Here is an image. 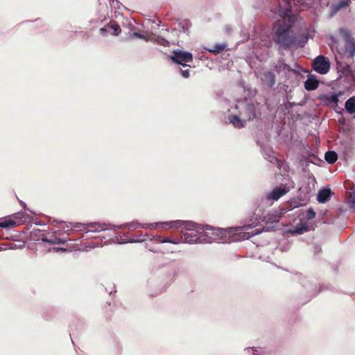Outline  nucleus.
I'll return each mask as SVG.
<instances>
[{
	"instance_id": "obj_1",
	"label": "nucleus",
	"mask_w": 355,
	"mask_h": 355,
	"mask_svg": "<svg viewBox=\"0 0 355 355\" xmlns=\"http://www.w3.org/2000/svg\"><path fill=\"white\" fill-rule=\"evenodd\" d=\"M279 15L282 19L275 24L272 40L280 47L288 49L297 42L296 33L293 30L297 17L288 11H281Z\"/></svg>"
},
{
	"instance_id": "obj_2",
	"label": "nucleus",
	"mask_w": 355,
	"mask_h": 355,
	"mask_svg": "<svg viewBox=\"0 0 355 355\" xmlns=\"http://www.w3.org/2000/svg\"><path fill=\"white\" fill-rule=\"evenodd\" d=\"M339 33L345 40V48L339 49L338 42L336 40H333L334 43L336 45L338 53L343 57L352 59L355 55L354 39L351 35L350 32L345 28H340Z\"/></svg>"
},
{
	"instance_id": "obj_3",
	"label": "nucleus",
	"mask_w": 355,
	"mask_h": 355,
	"mask_svg": "<svg viewBox=\"0 0 355 355\" xmlns=\"http://www.w3.org/2000/svg\"><path fill=\"white\" fill-rule=\"evenodd\" d=\"M185 232H183L184 241L186 243H196L199 240L197 233H200L204 229L196 223L190 222L185 224Z\"/></svg>"
},
{
	"instance_id": "obj_4",
	"label": "nucleus",
	"mask_w": 355,
	"mask_h": 355,
	"mask_svg": "<svg viewBox=\"0 0 355 355\" xmlns=\"http://www.w3.org/2000/svg\"><path fill=\"white\" fill-rule=\"evenodd\" d=\"M15 220L9 218H3L0 221V227L8 229L15 227L20 223H24L28 220V216L26 214L18 213L14 215Z\"/></svg>"
},
{
	"instance_id": "obj_5",
	"label": "nucleus",
	"mask_w": 355,
	"mask_h": 355,
	"mask_svg": "<svg viewBox=\"0 0 355 355\" xmlns=\"http://www.w3.org/2000/svg\"><path fill=\"white\" fill-rule=\"evenodd\" d=\"M313 69L320 74H325L330 69V63L324 55H319L313 62Z\"/></svg>"
},
{
	"instance_id": "obj_6",
	"label": "nucleus",
	"mask_w": 355,
	"mask_h": 355,
	"mask_svg": "<svg viewBox=\"0 0 355 355\" xmlns=\"http://www.w3.org/2000/svg\"><path fill=\"white\" fill-rule=\"evenodd\" d=\"M72 228H75L78 230H87V232H99L101 230H105L103 227V225H101L100 223H90L88 225H85L82 223H75L71 226V228L70 229V231H72ZM69 230L67 229L65 232H67L68 234Z\"/></svg>"
},
{
	"instance_id": "obj_7",
	"label": "nucleus",
	"mask_w": 355,
	"mask_h": 355,
	"mask_svg": "<svg viewBox=\"0 0 355 355\" xmlns=\"http://www.w3.org/2000/svg\"><path fill=\"white\" fill-rule=\"evenodd\" d=\"M173 62L185 67L187 64L183 62H189L193 60V55L189 52L177 51H174V55L171 57Z\"/></svg>"
},
{
	"instance_id": "obj_8",
	"label": "nucleus",
	"mask_w": 355,
	"mask_h": 355,
	"mask_svg": "<svg viewBox=\"0 0 355 355\" xmlns=\"http://www.w3.org/2000/svg\"><path fill=\"white\" fill-rule=\"evenodd\" d=\"M121 27L116 21H111L104 27L100 28V33L102 35H105V33H107L112 35L117 36L121 33Z\"/></svg>"
},
{
	"instance_id": "obj_9",
	"label": "nucleus",
	"mask_w": 355,
	"mask_h": 355,
	"mask_svg": "<svg viewBox=\"0 0 355 355\" xmlns=\"http://www.w3.org/2000/svg\"><path fill=\"white\" fill-rule=\"evenodd\" d=\"M262 83L268 87H272L275 84V76L272 71H266L261 74Z\"/></svg>"
},
{
	"instance_id": "obj_10",
	"label": "nucleus",
	"mask_w": 355,
	"mask_h": 355,
	"mask_svg": "<svg viewBox=\"0 0 355 355\" xmlns=\"http://www.w3.org/2000/svg\"><path fill=\"white\" fill-rule=\"evenodd\" d=\"M337 68L345 76H351L354 80H355V70L352 69L351 65L338 62Z\"/></svg>"
},
{
	"instance_id": "obj_11",
	"label": "nucleus",
	"mask_w": 355,
	"mask_h": 355,
	"mask_svg": "<svg viewBox=\"0 0 355 355\" xmlns=\"http://www.w3.org/2000/svg\"><path fill=\"white\" fill-rule=\"evenodd\" d=\"M319 81L316 79L315 76L312 74L308 76L307 80L304 82V88L307 91H313L318 87Z\"/></svg>"
},
{
	"instance_id": "obj_12",
	"label": "nucleus",
	"mask_w": 355,
	"mask_h": 355,
	"mask_svg": "<svg viewBox=\"0 0 355 355\" xmlns=\"http://www.w3.org/2000/svg\"><path fill=\"white\" fill-rule=\"evenodd\" d=\"M288 191V190L286 188H275L267 195V198L268 200H277Z\"/></svg>"
},
{
	"instance_id": "obj_13",
	"label": "nucleus",
	"mask_w": 355,
	"mask_h": 355,
	"mask_svg": "<svg viewBox=\"0 0 355 355\" xmlns=\"http://www.w3.org/2000/svg\"><path fill=\"white\" fill-rule=\"evenodd\" d=\"M282 217V214L277 211H272L268 214L267 216H264V220L266 224H277L279 221V218Z\"/></svg>"
},
{
	"instance_id": "obj_14",
	"label": "nucleus",
	"mask_w": 355,
	"mask_h": 355,
	"mask_svg": "<svg viewBox=\"0 0 355 355\" xmlns=\"http://www.w3.org/2000/svg\"><path fill=\"white\" fill-rule=\"evenodd\" d=\"M282 1L285 4V9L282 11H288V13L293 14L291 11V8L293 6H301L304 3V0H282ZM282 10H279V12Z\"/></svg>"
},
{
	"instance_id": "obj_15",
	"label": "nucleus",
	"mask_w": 355,
	"mask_h": 355,
	"mask_svg": "<svg viewBox=\"0 0 355 355\" xmlns=\"http://www.w3.org/2000/svg\"><path fill=\"white\" fill-rule=\"evenodd\" d=\"M333 194L330 189H322L319 191L317 200L320 203L327 202Z\"/></svg>"
},
{
	"instance_id": "obj_16",
	"label": "nucleus",
	"mask_w": 355,
	"mask_h": 355,
	"mask_svg": "<svg viewBox=\"0 0 355 355\" xmlns=\"http://www.w3.org/2000/svg\"><path fill=\"white\" fill-rule=\"evenodd\" d=\"M31 237L33 240L38 241L37 244L42 245L43 242H44V232L43 230H40L39 229H33L31 231Z\"/></svg>"
},
{
	"instance_id": "obj_17",
	"label": "nucleus",
	"mask_w": 355,
	"mask_h": 355,
	"mask_svg": "<svg viewBox=\"0 0 355 355\" xmlns=\"http://www.w3.org/2000/svg\"><path fill=\"white\" fill-rule=\"evenodd\" d=\"M230 122L236 128H243L246 120H241L238 116L232 115L229 117Z\"/></svg>"
},
{
	"instance_id": "obj_18",
	"label": "nucleus",
	"mask_w": 355,
	"mask_h": 355,
	"mask_svg": "<svg viewBox=\"0 0 355 355\" xmlns=\"http://www.w3.org/2000/svg\"><path fill=\"white\" fill-rule=\"evenodd\" d=\"M345 109L349 114L355 113V96L349 98L345 102Z\"/></svg>"
},
{
	"instance_id": "obj_19",
	"label": "nucleus",
	"mask_w": 355,
	"mask_h": 355,
	"mask_svg": "<svg viewBox=\"0 0 355 355\" xmlns=\"http://www.w3.org/2000/svg\"><path fill=\"white\" fill-rule=\"evenodd\" d=\"M324 158L329 164H334L337 161L338 155L336 152L329 150L325 153Z\"/></svg>"
},
{
	"instance_id": "obj_20",
	"label": "nucleus",
	"mask_w": 355,
	"mask_h": 355,
	"mask_svg": "<svg viewBox=\"0 0 355 355\" xmlns=\"http://www.w3.org/2000/svg\"><path fill=\"white\" fill-rule=\"evenodd\" d=\"M184 223L181 220L171 221V222H166L163 223H157L155 226L162 225L166 226L168 228H178L182 226Z\"/></svg>"
},
{
	"instance_id": "obj_21",
	"label": "nucleus",
	"mask_w": 355,
	"mask_h": 355,
	"mask_svg": "<svg viewBox=\"0 0 355 355\" xmlns=\"http://www.w3.org/2000/svg\"><path fill=\"white\" fill-rule=\"evenodd\" d=\"M225 44H216L213 46L212 49H208V51L215 54H218L222 52L225 49Z\"/></svg>"
},
{
	"instance_id": "obj_22",
	"label": "nucleus",
	"mask_w": 355,
	"mask_h": 355,
	"mask_svg": "<svg viewBox=\"0 0 355 355\" xmlns=\"http://www.w3.org/2000/svg\"><path fill=\"white\" fill-rule=\"evenodd\" d=\"M316 216V214L315 212L314 211V210L312 209V208H309L307 211H306V218L308 220H312Z\"/></svg>"
},
{
	"instance_id": "obj_23",
	"label": "nucleus",
	"mask_w": 355,
	"mask_h": 355,
	"mask_svg": "<svg viewBox=\"0 0 355 355\" xmlns=\"http://www.w3.org/2000/svg\"><path fill=\"white\" fill-rule=\"evenodd\" d=\"M350 0H343L336 5V10L349 6Z\"/></svg>"
},
{
	"instance_id": "obj_24",
	"label": "nucleus",
	"mask_w": 355,
	"mask_h": 355,
	"mask_svg": "<svg viewBox=\"0 0 355 355\" xmlns=\"http://www.w3.org/2000/svg\"><path fill=\"white\" fill-rule=\"evenodd\" d=\"M327 100L328 101V103H334L336 105H337L338 102V95H331V96H327Z\"/></svg>"
},
{
	"instance_id": "obj_25",
	"label": "nucleus",
	"mask_w": 355,
	"mask_h": 355,
	"mask_svg": "<svg viewBox=\"0 0 355 355\" xmlns=\"http://www.w3.org/2000/svg\"><path fill=\"white\" fill-rule=\"evenodd\" d=\"M308 230V228L306 226H302V227H296L293 232L295 233V234H303L304 232H306Z\"/></svg>"
},
{
	"instance_id": "obj_26",
	"label": "nucleus",
	"mask_w": 355,
	"mask_h": 355,
	"mask_svg": "<svg viewBox=\"0 0 355 355\" xmlns=\"http://www.w3.org/2000/svg\"><path fill=\"white\" fill-rule=\"evenodd\" d=\"M65 239H60V238H55L53 240H50L47 238H46L45 241L47 243H62L65 242Z\"/></svg>"
},
{
	"instance_id": "obj_27",
	"label": "nucleus",
	"mask_w": 355,
	"mask_h": 355,
	"mask_svg": "<svg viewBox=\"0 0 355 355\" xmlns=\"http://www.w3.org/2000/svg\"><path fill=\"white\" fill-rule=\"evenodd\" d=\"M157 42L159 45H162L163 46H169V42L163 37H158L157 40Z\"/></svg>"
},
{
	"instance_id": "obj_28",
	"label": "nucleus",
	"mask_w": 355,
	"mask_h": 355,
	"mask_svg": "<svg viewBox=\"0 0 355 355\" xmlns=\"http://www.w3.org/2000/svg\"><path fill=\"white\" fill-rule=\"evenodd\" d=\"M248 110L250 112V115H249L248 118L246 120L249 121V120H251V119H252L253 118L255 117V113H254V111L253 108L249 107L248 109Z\"/></svg>"
},
{
	"instance_id": "obj_29",
	"label": "nucleus",
	"mask_w": 355,
	"mask_h": 355,
	"mask_svg": "<svg viewBox=\"0 0 355 355\" xmlns=\"http://www.w3.org/2000/svg\"><path fill=\"white\" fill-rule=\"evenodd\" d=\"M350 203L352 207L355 208V191L350 196Z\"/></svg>"
},
{
	"instance_id": "obj_30",
	"label": "nucleus",
	"mask_w": 355,
	"mask_h": 355,
	"mask_svg": "<svg viewBox=\"0 0 355 355\" xmlns=\"http://www.w3.org/2000/svg\"><path fill=\"white\" fill-rule=\"evenodd\" d=\"M181 73H182V76L185 78H188L190 76L189 69L181 70Z\"/></svg>"
},
{
	"instance_id": "obj_31",
	"label": "nucleus",
	"mask_w": 355,
	"mask_h": 355,
	"mask_svg": "<svg viewBox=\"0 0 355 355\" xmlns=\"http://www.w3.org/2000/svg\"><path fill=\"white\" fill-rule=\"evenodd\" d=\"M134 37H138V38H140V39H145V37L139 33H133L131 35V38H134Z\"/></svg>"
},
{
	"instance_id": "obj_32",
	"label": "nucleus",
	"mask_w": 355,
	"mask_h": 355,
	"mask_svg": "<svg viewBox=\"0 0 355 355\" xmlns=\"http://www.w3.org/2000/svg\"><path fill=\"white\" fill-rule=\"evenodd\" d=\"M162 243H177L175 241H173L171 240L170 238L168 237H164L162 241H161Z\"/></svg>"
},
{
	"instance_id": "obj_33",
	"label": "nucleus",
	"mask_w": 355,
	"mask_h": 355,
	"mask_svg": "<svg viewBox=\"0 0 355 355\" xmlns=\"http://www.w3.org/2000/svg\"><path fill=\"white\" fill-rule=\"evenodd\" d=\"M10 249L14 250L17 248V245L15 243H12L10 245L9 247Z\"/></svg>"
},
{
	"instance_id": "obj_34",
	"label": "nucleus",
	"mask_w": 355,
	"mask_h": 355,
	"mask_svg": "<svg viewBox=\"0 0 355 355\" xmlns=\"http://www.w3.org/2000/svg\"><path fill=\"white\" fill-rule=\"evenodd\" d=\"M59 250L66 251V249H64V248H53V251L58 252Z\"/></svg>"
},
{
	"instance_id": "obj_35",
	"label": "nucleus",
	"mask_w": 355,
	"mask_h": 355,
	"mask_svg": "<svg viewBox=\"0 0 355 355\" xmlns=\"http://www.w3.org/2000/svg\"><path fill=\"white\" fill-rule=\"evenodd\" d=\"M139 226V225L137 224H132L131 227L133 228H137Z\"/></svg>"
},
{
	"instance_id": "obj_36",
	"label": "nucleus",
	"mask_w": 355,
	"mask_h": 355,
	"mask_svg": "<svg viewBox=\"0 0 355 355\" xmlns=\"http://www.w3.org/2000/svg\"><path fill=\"white\" fill-rule=\"evenodd\" d=\"M21 203L23 204L24 207H25L26 204L24 202H21Z\"/></svg>"
}]
</instances>
